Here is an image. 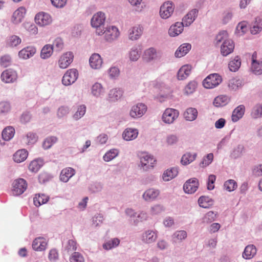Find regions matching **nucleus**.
<instances>
[{
  "mask_svg": "<svg viewBox=\"0 0 262 262\" xmlns=\"http://www.w3.org/2000/svg\"><path fill=\"white\" fill-rule=\"evenodd\" d=\"M102 189V185L99 182H95L90 184L89 190L92 193H96L100 191Z\"/></svg>",
  "mask_w": 262,
  "mask_h": 262,
  "instance_id": "nucleus-63",
  "label": "nucleus"
},
{
  "mask_svg": "<svg viewBox=\"0 0 262 262\" xmlns=\"http://www.w3.org/2000/svg\"><path fill=\"white\" fill-rule=\"evenodd\" d=\"M128 2L131 5L136 7V10L138 12H141L145 6L142 0H128Z\"/></svg>",
  "mask_w": 262,
  "mask_h": 262,
  "instance_id": "nucleus-59",
  "label": "nucleus"
},
{
  "mask_svg": "<svg viewBox=\"0 0 262 262\" xmlns=\"http://www.w3.org/2000/svg\"><path fill=\"white\" fill-rule=\"evenodd\" d=\"M57 141L58 138L55 136L48 137L45 139L42 143V147L45 149H49L53 144L56 143Z\"/></svg>",
  "mask_w": 262,
  "mask_h": 262,
  "instance_id": "nucleus-50",
  "label": "nucleus"
},
{
  "mask_svg": "<svg viewBox=\"0 0 262 262\" xmlns=\"http://www.w3.org/2000/svg\"><path fill=\"white\" fill-rule=\"evenodd\" d=\"M105 18V13L99 11L95 13L91 19V26L96 28V33L98 35H102L104 33L103 25Z\"/></svg>",
  "mask_w": 262,
  "mask_h": 262,
  "instance_id": "nucleus-1",
  "label": "nucleus"
},
{
  "mask_svg": "<svg viewBox=\"0 0 262 262\" xmlns=\"http://www.w3.org/2000/svg\"><path fill=\"white\" fill-rule=\"evenodd\" d=\"M78 77V72L75 69L68 70L64 74L62 79V84L66 86L70 85L74 83Z\"/></svg>",
  "mask_w": 262,
  "mask_h": 262,
  "instance_id": "nucleus-6",
  "label": "nucleus"
},
{
  "mask_svg": "<svg viewBox=\"0 0 262 262\" xmlns=\"http://www.w3.org/2000/svg\"><path fill=\"white\" fill-rule=\"evenodd\" d=\"M26 13V9L21 7L18 8L13 14L12 20L14 24H18L22 21Z\"/></svg>",
  "mask_w": 262,
  "mask_h": 262,
  "instance_id": "nucleus-29",
  "label": "nucleus"
},
{
  "mask_svg": "<svg viewBox=\"0 0 262 262\" xmlns=\"http://www.w3.org/2000/svg\"><path fill=\"white\" fill-rule=\"evenodd\" d=\"M216 217V214L212 211L207 212L202 218L203 223L209 224L213 222Z\"/></svg>",
  "mask_w": 262,
  "mask_h": 262,
  "instance_id": "nucleus-56",
  "label": "nucleus"
},
{
  "mask_svg": "<svg viewBox=\"0 0 262 262\" xmlns=\"http://www.w3.org/2000/svg\"><path fill=\"white\" fill-rule=\"evenodd\" d=\"M174 10L172 4L169 2L164 3L160 7V15L163 19H167L172 14Z\"/></svg>",
  "mask_w": 262,
  "mask_h": 262,
  "instance_id": "nucleus-13",
  "label": "nucleus"
},
{
  "mask_svg": "<svg viewBox=\"0 0 262 262\" xmlns=\"http://www.w3.org/2000/svg\"><path fill=\"white\" fill-rule=\"evenodd\" d=\"M179 115V112L178 110L171 108H167L164 112L162 116V121L166 124H171L176 120Z\"/></svg>",
  "mask_w": 262,
  "mask_h": 262,
  "instance_id": "nucleus-5",
  "label": "nucleus"
},
{
  "mask_svg": "<svg viewBox=\"0 0 262 262\" xmlns=\"http://www.w3.org/2000/svg\"><path fill=\"white\" fill-rule=\"evenodd\" d=\"M119 154V151L117 149H112L106 152L103 157L104 161L109 162L115 158H116Z\"/></svg>",
  "mask_w": 262,
  "mask_h": 262,
  "instance_id": "nucleus-53",
  "label": "nucleus"
},
{
  "mask_svg": "<svg viewBox=\"0 0 262 262\" xmlns=\"http://www.w3.org/2000/svg\"><path fill=\"white\" fill-rule=\"evenodd\" d=\"M52 20L50 15L43 12H39L35 17V23L41 27L49 25Z\"/></svg>",
  "mask_w": 262,
  "mask_h": 262,
  "instance_id": "nucleus-10",
  "label": "nucleus"
},
{
  "mask_svg": "<svg viewBox=\"0 0 262 262\" xmlns=\"http://www.w3.org/2000/svg\"><path fill=\"white\" fill-rule=\"evenodd\" d=\"M36 53V49L32 46L27 47L18 52L19 58L23 59H27L32 57Z\"/></svg>",
  "mask_w": 262,
  "mask_h": 262,
  "instance_id": "nucleus-23",
  "label": "nucleus"
},
{
  "mask_svg": "<svg viewBox=\"0 0 262 262\" xmlns=\"http://www.w3.org/2000/svg\"><path fill=\"white\" fill-rule=\"evenodd\" d=\"M156 231L148 230L143 232L141 236V240L145 243L150 244L154 242L157 238Z\"/></svg>",
  "mask_w": 262,
  "mask_h": 262,
  "instance_id": "nucleus-17",
  "label": "nucleus"
},
{
  "mask_svg": "<svg viewBox=\"0 0 262 262\" xmlns=\"http://www.w3.org/2000/svg\"><path fill=\"white\" fill-rule=\"evenodd\" d=\"M139 157L140 166L144 171H148L154 168L156 160L153 156L147 152H142L140 155Z\"/></svg>",
  "mask_w": 262,
  "mask_h": 262,
  "instance_id": "nucleus-2",
  "label": "nucleus"
},
{
  "mask_svg": "<svg viewBox=\"0 0 262 262\" xmlns=\"http://www.w3.org/2000/svg\"><path fill=\"white\" fill-rule=\"evenodd\" d=\"M213 159V154L212 153H210L207 154L206 156H205L201 163H200V166L202 167H206L210 165Z\"/></svg>",
  "mask_w": 262,
  "mask_h": 262,
  "instance_id": "nucleus-62",
  "label": "nucleus"
},
{
  "mask_svg": "<svg viewBox=\"0 0 262 262\" xmlns=\"http://www.w3.org/2000/svg\"><path fill=\"white\" fill-rule=\"evenodd\" d=\"M24 140L28 145H32L37 141V136L36 134L32 132H29L26 135Z\"/></svg>",
  "mask_w": 262,
  "mask_h": 262,
  "instance_id": "nucleus-57",
  "label": "nucleus"
},
{
  "mask_svg": "<svg viewBox=\"0 0 262 262\" xmlns=\"http://www.w3.org/2000/svg\"><path fill=\"white\" fill-rule=\"evenodd\" d=\"M123 95V91L121 89H113L108 93V99L110 101H116L120 99Z\"/></svg>",
  "mask_w": 262,
  "mask_h": 262,
  "instance_id": "nucleus-37",
  "label": "nucleus"
},
{
  "mask_svg": "<svg viewBox=\"0 0 262 262\" xmlns=\"http://www.w3.org/2000/svg\"><path fill=\"white\" fill-rule=\"evenodd\" d=\"M47 240L43 237H36L32 243V248L36 251H42L46 249Z\"/></svg>",
  "mask_w": 262,
  "mask_h": 262,
  "instance_id": "nucleus-21",
  "label": "nucleus"
},
{
  "mask_svg": "<svg viewBox=\"0 0 262 262\" xmlns=\"http://www.w3.org/2000/svg\"><path fill=\"white\" fill-rule=\"evenodd\" d=\"M27 186V182L24 179L19 178L15 180L12 183V194L14 196H18L23 194L26 190Z\"/></svg>",
  "mask_w": 262,
  "mask_h": 262,
  "instance_id": "nucleus-4",
  "label": "nucleus"
},
{
  "mask_svg": "<svg viewBox=\"0 0 262 262\" xmlns=\"http://www.w3.org/2000/svg\"><path fill=\"white\" fill-rule=\"evenodd\" d=\"M53 47L51 45H45L41 49L40 57L46 59L49 58L53 54Z\"/></svg>",
  "mask_w": 262,
  "mask_h": 262,
  "instance_id": "nucleus-47",
  "label": "nucleus"
},
{
  "mask_svg": "<svg viewBox=\"0 0 262 262\" xmlns=\"http://www.w3.org/2000/svg\"><path fill=\"white\" fill-rule=\"evenodd\" d=\"M105 39L108 42H112L119 36L120 32L117 27L115 26H108L104 29Z\"/></svg>",
  "mask_w": 262,
  "mask_h": 262,
  "instance_id": "nucleus-7",
  "label": "nucleus"
},
{
  "mask_svg": "<svg viewBox=\"0 0 262 262\" xmlns=\"http://www.w3.org/2000/svg\"><path fill=\"white\" fill-rule=\"evenodd\" d=\"M179 173V168L178 167H173L165 170L162 175V179L164 182H168L175 177H176Z\"/></svg>",
  "mask_w": 262,
  "mask_h": 262,
  "instance_id": "nucleus-16",
  "label": "nucleus"
},
{
  "mask_svg": "<svg viewBox=\"0 0 262 262\" xmlns=\"http://www.w3.org/2000/svg\"><path fill=\"white\" fill-rule=\"evenodd\" d=\"M70 262H84L85 259L83 255L78 252H74L70 257Z\"/></svg>",
  "mask_w": 262,
  "mask_h": 262,
  "instance_id": "nucleus-58",
  "label": "nucleus"
},
{
  "mask_svg": "<svg viewBox=\"0 0 262 262\" xmlns=\"http://www.w3.org/2000/svg\"><path fill=\"white\" fill-rule=\"evenodd\" d=\"M228 34L226 31H220L216 36L214 43L216 46H220L223 42H225L226 40H229Z\"/></svg>",
  "mask_w": 262,
  "mask_h": 262,
  "instance_id": "nucleus-42",
  "label": "nucleus"
},
{
  "mask_svg": "<svg viewBox=\"0 0 262 262\" xmlns=\"http://www.w3.org/2000/svg\"><path fill=\"white\" fill-rule=\"evenodd\" d=\"M198 115V112L196 108L189 107L185 111L184 113V117L186 120L192 121L196 119Z\"/></svg>",
  "mask_w": 262,
  "mask_h": 262,
  "instance_id": "nucleus-36",
  "label": "nucleus"
},
{
  "mask_svg": "<svg viewBox=\"0 0 262 262\" xmlns=\"http://www.w3.org/2000/svg\"><path fill=\"white\" fill-rule=\"evenodd\" d=\"M237 187V184L236 181L232 179L226 181L224 184V188L229 192L234 191Z\"/></svg>",
  "mask_w": 262,
  "mask_h": 262,
  "instance_id": "nucleus-52",
  "label": "nucleus"
},
{
  "mask_svg": "<svg viewBox=\"0 0 262 262\" xmlns=\"http://www.w3.org/2000/svg\"><path fill=\"white\" fill-rule=\"evenodd\" d=\"M21 42V39L16 35H12L8 40V45L10 47H16Z\"/></svg>",
  "mask_w": 262,
  "mask_h": 262,
  "instance_id": "nucleus-60",
  "label": "nucleus"
},
{
  "mask_svg": "<svg viewBox=\"0 0 262 262\" xmlns=\"http://www.w3.org/2000/svg\"><path fill=\"white\" fill-rule=\"evenodd\" d=\"M75 174V170L71 167L63 169L60 174V180L63 182H67Z\"/></svg>",
  "mask_w": 262,
  "mask_h": 262,
  "instance_id": "nucleus-26",
  "label": "nucleus"
},
{
  "mask_svg": "<svg viewBox=\"0 0 262 262\" xmlns=\"http://www.w3.org/2000/svg\"><path fill=\"white\" fill-rule=\"evenodd\" d=\"M70 112V108L67 106H61L57 112V116L59 118H62L66 116Z\"/></svg>",
  "mask_w": 262,
  "mask_h": 262,
  "instance_id": "nucleus-61",
  "label": "nucleus"
},
{
  "mask_svg": "<svg viewBox=\"0 0 262 262\" xmlns=\"http://www.w3.org/2000/svg\"><path fill=\"white\" fill-rule=\"evenodd\" d=\"M86 107L84 104L77 106L76 111L73 114L72 117L74 120L77 121L84 116L86 113Z\"/></svg>",
  "mask_w": 262,
  "mask_h": 262,
  "instance_id": "nucleus-43",
  "label": "nucleus"
},
{
  "mask_svg": "<svg viewBox=\"0 0 262 262\" xmlns=\"http://www.w3.org/2000/svg\"><path fill=\"white\" fill-rule=\"evenodd\" d=\"M53 50L59 52L60 51L63 47V42L60 38H56L52 45Z\"/></svg>",
  "mask_w": 262,
  "mask_h": 262,
  "instance_id": "nucleus-64",
  "label": "nucleus"
},
{
  "mask_svg": "<svg viewBox=\"0 0 262 262\" xmlns=\"http://www.w3.org/2000/svg\"><path fill=\"white\" fill-rule=\"evenodd\" d=\"M199 10L197 9H193L190 10L183 17L182 23L185 26H189L196 19L198 15Z\"/></svg>",
  "mask_w": 262,
  "mask_h": 262,
  "instance_id": "nucleus-18",
  "label": "nucleus"
},
{
  "mask_svg": "<svg viewBox=\"0 0 262 262\" xmlns=\"http://www.w3.org/2000/svg\"><path fill=\"white\" fill-rule=\"evenodd\" d=\"M257 249L254 245L247 246L243 253V257L246 259H250L253 258L256 254Z\"/></svg>",
  "mask_w": 262,
  "mask_h": 262,
  "instance_id": "nucleus-28",
  "label": "nucleus"
},
{
  "mask_svg": "<svg viewBox=\"0 0 262 262\" xmlns=\"http://www.w3.org/2000/svg\"><path fill=\"white\" fill-rule=\"evenodd\" d=\"M160 193V191L159 189L150 188L145 191L142 194V198L146 202H151L156 200Z\"/></svg>",
  "mask_w": 262,
  "mask_h": 262,
  "instance_id": "nucleus-14",
  "label": "nucleus"
},
{
  "mask_svg": "<svg viewBox=\"0 0 262 262\" xmlns=\"http://www.w3.org/2000/svg\"><path fill=\"white\" fill-rule=\"evenodd\" d=\"M230 100V98L227 95H219L214 98L213 105L216 107L224 106L227 104Z\"/></svg>",
  "mask_w": 262,
  "mask_h": 262,
  "instance_id": "nucleus-35",
  "label": "nucleus"
},
{
  "mask_svg": "<svg viewBox=\"0 0 262 262\" xmlns=\"http://www.w3.org/2000/svg\"><path fill=\"white\" fill-rule=\"evenodd\" d=\"M141 49L139 46H135L133 47L128 53L130 61H137L140 57L141 54Z\"/></svg>",
  "mask_w": 262,
  "mask_h": 262,
  "instance_id": "nucleus-27",
  "label": "nucleus"
},
{
  "mask_svg": "<svg viewBox=\"0 0 262 262\" xmlns=\"http://www.w3.org/2000/svg\"><path fill=\"white\" fill-rule=\"evenodd\" d=\"M191 46L189 43H183L181 45L175 52L177 57H181L185 55L191 49Z\"/></svg>",
  "mask_w": 262,
  "mask_h": 262,
  "instance_id": "nucleus-40",
  "label": "nucleus"
},
{
  "mask_svg": "<svg viewBox=\"0 0 262 262\" xmlns=\"http://www.w3.org/2000/svg\"><path fill=\"white\" fill-rule=\"evenodd\" d=\"M187 233L184 230L176 231L172 235V239L174 243L180 242L187 237Z\"/></svg>",
  "mask_w": 262,
  "mask_h": 262,
  "instance_id": "nucleus-44",
  "label": "nucleus"
},
{
  "mask_svg": "<svg viewBox=\"0 0 262 262\" xmlns=\"http://www.w3.org/2000/svg\"><path fill=\"white\" fill-rule=\"evenodd\" d=\"M1 77L3 82L10 83H13L16 80L17 74L15 70L12 69H8L2 72Z\"/></svg>",
  "mask_w": 262,
  "mask_h": 262,
  "instance_id": "nucleus-9",
  "label": "nucleus"
},
{
  "mask_svg": "<svg viewBox=\"0 0 262 262\" xmlns=\"http://www.w3.org/2000/svg\"><path fill=\"white\" fill-rule=\"evenodd\" d=\"M222 81L221 75L217 73L209 75L203 81V85L206 89H213L219 85Z\"/></svg>",
  "mask_w": 262,
  "mask_h": 262,
  "instance_id": "nucleus-3",
  "label": "nucleus"
},
{
  "mask_svg": "<svg viewBox=\"0 0 262 262\" xmlns=\"http://www.w3.org/2000/svg\"><path fill=\"white\" fill-rule=\"evenodd\" d=\"M241 65V59L238 57V56H236L229 62L228 64V67L230 71L232 72H236L239 69Z\"/></svg>",
  "mask_w": 262,
  "mask_h": 262,
  "instance_id": "nucleus-48",
  "label": "nucleus"
},
{
  "mask_svg": "<svg viewBox=\"0 0 262 262\" xmlns=\"http://www.w3.org/2000/svg\"><path fill=\"white\" fill-rule=\"evenodd\" d=\"M138 135V131L137 129L127 128L125 129L123 133V138L126 141H130L136 139Z\"/></svg>",
  "mask_w": 262,
  "mask_h": 262,
  "instance_id": "nucleus-33",
  "label": "nucleus"
},
{
  "mask_svg": "<svg viewBox=\"0 0 262 262\" xmlns=\"http://www.w3.org/2000/svg\"><path fill=\"white\" fill-rule=\"evenodd\" d=\"M251 115L255 119L262 117V104L255 105L252 110Z\"/></svg>",
  "mask_w": 262,
  "mask_h": 262,
  "instance_id": "nucleus-55",
  "label": "nucleus"
},
{
  "mask_svg": "<svg viewBox=\"0 0 262 262\" xmlns=\"http://www.w3.org/2000/svg\"><path fill=\"white\" fill-rule=\"evenodd\" d=\"M120 239L118 238H113L105 242L103 244V248L105 250H108L117 247L120 244Z\"/></svg>",
  "mask_w": 262,
  "mask_h": 262,
  "instance_id": "nucleus-46",
  "label": "nucleus"
},
{
  "mask_svg": "<svg viewBox=\"0 0 262 262\" xmlns=\"http://www.w3.org/2000/svg\"><path fill=\"white\" fill-rule=\"evenodd\" d=\"M262 29V20L259 18H256V21L250 28L251 33L252 34L258 33Z\"/></svg>",
  "mask_w": 262,
  "mask_h": 262,
  "instance_id": "nucleus-54",
  "label": "nucleus"
},
{
  "mask_svg": "<svg viewBox=\"0 0 262 262\" xmlns=\"http://www.w3.org/2000/svg\"><path fill=\"white\" fill-rule=\"evenodd\" d=\"M196 157V152H186L182 156L181 163L183 165H187L194 161Z\"/></svg>",
  "mask_w": 262,
  "mask_h": 262,
  "instance_id": "nucleus-32",
  "label": "nucleus"
},
{
  "mask_svg": "<svg viewBox=\"0 0 262 262\" xmlns=\"http://www.w3.org/2000/svg\"><path fill=\"white\" fill-rule=\"evenodd\" d=\"M14 134L15 129L10 126L5 127L2 133V138L5 141L11 140L14 137Z\"/></svg>",
  "mask_w": 262,
  "mask_h": 262,
  "instance_id": "nucleus-41",
  "label": "nucleus"
},
{
  "mask_svg": "<svg viewBox=\"0 0 262 262\" xmlns=\"http://www.w3.org/2000/svg\"><path fill=\"white\" fill-rule=\"evenodd\" d=\"M185 26L182 22H177L172 25L168 31L169 35L170 36L174 37L182 33L183 28Z\"/></svg>",
  "mask_w": 262,
  "mask_h": 262,
  "instance_id": "nucleus-24",
  "label": "nucleus"
},
{
  "mask_svg": "<svg viewBox=\"0 0 262 262\" xmlns=\"http://www.w3.org/2000/svg\"><path fill=\"white\" fill-rule=\"evenodd\" d=\"M245 151V146L243 144H238L231 151L230 157L234 159H238L241 157Z\"/></svg>",
  "mask_w": 262,
  "mask_h": 262,
  "instance_id": "nucleus-34",
  "label": "nucleus"
},
{
  "mask_svg": "<svg viewBox=\"0 0 262 262\" xmlns=\"http://www.w3.org/2000/svg\"><path fill=\"white\" fill-rule=\"evenodd\" d=\"M143 33V28L140 25L135 26L128 30V37L132 40L138 39Z\"/></svg>",
  "mask_w": 262,
  "mask_h": 262,
  "instance_id": "nucleus-20",
  "label": "nucleus"
},
{
  "mask_svg": "<svg viewBox=\"0 0 262 262\" xmlns=\"http://www.w3.org/2000/svg\"><path fill=\"white\" fill-rule=\"evenodd\" d=\"M199 187V182L197 179L193 178L187 180L183 186L184 191L189 194L194 193Z\"/></svg>",
  "mask_w": 262,
  "mask_h": 262,
  "instance_id": "nucleus-12",
  "label": "nucleus"
},
{
  "mask_svg": "<svg viewBox=\"0 0 262 262\" xmlns=\"http://www.w3.org/2000/svg\"><path fill=\"white\" fill-rule=\"evenodd\" d=\"M191 69V66L189 64L182 66L178 72V79L181 80L185 79L190 74Z\"/></svg>",
  "mask_w": 262,
  "mask_h": 262,
  "instance_id": "nucleus-30",
  "label": "nucleus"
},
{
  "mask_svg": "<svg viewBox=\"0 0 262 262\" xmlns=\"http://www.w3.org/2000/svg\"><path fill=\"white\" fill-rule=\"evenodd\" d=\"M74 55L72 52H67L63 53L58 60V65L61 69L68 68L73 62Z\"/></svg>",
  "mask_w": 262,
  "mask_h": 262,
  "instance_id": "nucleus-11",
  "label": "nucleus"
},
{
  "mask_svg": "<svg viewBox=\"0 0 262 262\" xmlns=\"http://www.w3.org/2000/svg\"><path fill=\"white\" fill-rule=\"evenodd\" d=\"M245 107L244 105H239L233 111L231 118L234 122H236L242 118L245 113Z\"/></svg>",
  "mask_w": 262,
  "mask_h": 262,
  "instance_id": "nucleus-31",
  "label": "nucleus"
},
{
  "mask_svg": "<svg viewBox=\"0 0 262 262\" xmlns=\"http://www.w3.org/2000/svg\"><path fill=\"white\" fill-rule=\"evenodd\" d=\"M49 197L44 194H36L34 198V204L37 206H40L41 205L46 203L49 200Z\"/></svg>",
  "mask_w": 262,
  "mask_h": 262,
  "instance_id": "nucleus-45",
  "label": "nucleus"
},
{
  "mask_svg": "<svg viewBox=\"0 0 262 262\" xmlns=\"http://www.w3.org/2000/svg\"><path fill=\"white\" fill-rule=\"evenodd\" d=\"M28 153L25 149L17 150L13 155V160L15 162L21 163L27 158Z\"/></svg>",
  "mask_w": 262,
  "mask_h": 262,
  "instance_id": "nucleus-39",
  "label": "nucleus"
},
{
  "mask_svg": "<svg viewBox=\"0 0 262 262\" xmlns=\"http://www.w3.org/2000/svg\"><path fill=\"white\" fill-rule=\"evenodd\" d=\"M43 165V161L37 159L31 161L29 165V169L32 172H37Z\"/></svg>",
  "mask_w": 262,
  "mask_h": 262,
  "instance_id": "nucleus-49",
  "label": "nucleus"
},
{
  "mask_svg": "<svg viewBox=\"0 0 262 262\" xmlns=\"http://www.w3.org/2000/svg\"><path fill=\"white\" fill-rule=\"evenodd\" d=\"M158 58V53L154 48L151 47L145 50L143 59L146 62H151Z\"/></svg>",
  "mask_w": 262,
  "mask_h": 262,
  "instance_id": "nucleus-19",
  "label": "nucleus"
},
{
  "mask_svg": "<svg viewBox=\"0 0 262 262\" xmlns=\"http://www.w3.org/2000/svg\"><path fill=\"white\" fill-rule=\"evenodd\" d=\"M251 70L256 75L262 74V60H257L255 53L252 56Z\"/></svg>",
  "mask_w": 262,
  "mask_h": 262,
  "instance_id": "nucleus-25",
  "label": "nucleus"
},
{
  "mask_svg": "<svg viewBox=\"0 0 262 262\" xmlns=\"http://www.w3.org/2000/svg\"><path fill=\"white\" fill-rule=\"evenodd\" d=\"M102 59L97 53L92 54L89 59L90 65L94 69H99L102 66Z\"/></svg>",
  "mask_w": 262,
  "mask_h": 262,
  "instance_id": "nucleus-22",
  "label": "nucleus"
},
{
  "mask_svg": "<svg viewBox=\"0 0 262 262\" xmlns=\"http://www.w3.org/2000/svg\"><path fill=\"white\" fill-rule=\"evenodd\" d=\"M147 109V106L145 104L138 103L132 107L129 115L133 118H140L145 114Z\"/></svg>",
  "mask_w": 262,
  "mask_h": 262,
  "instance_id": "nucleus-8",
  "label": "nucleus"
},
{
  "mask_svg": "<svg viewBox=\"0 0 262 262\" xmlns=\"http://www.w3.org/2000/svg\"><path fill=\"white\" fill-rule=\"evenodd\" d=\"M91 93L95 97H100L104 94V89L101 84L98 82L94 83L91 88Z\"/></svg>",
  "mask_w": 262,
  "mask_h": 262,
  "instance_id": "nucleus-38",
  "label": "nucleus"
},
{
  "mask_svg": "<svg viewBox=\"0 0 262 262\" xmlns=\"http://www.w3.org/2000/svg\"><path fill=\"white\" fill-rule=\"evenodd\" d=\"M220 45L221 54L226 56L233 52L234 49V43L232 39L226 40Z\"/></svg>",
  "mask_w": 262,
  "mask_h": 262,
  "instance_id": "nucleus-15",
  "label": "nucleus"
},
{
  "mask_svg": "<svg viewBox=\"0 0 262 262\" xmlns=\"http://www.w3.org/2000/svg\"><path fill=\"white\" fill-rule=\"evenodd\" d=\"M243 85V81L241 79L237 78H233L229 80L228 82L229 88L233 90H236Z\"/></svg>",
  "mask_w": 262,
  "mask_h": 262,
  "instance_id": "nucleus-51",
  "label": "nucleus"
}]
</instances>
